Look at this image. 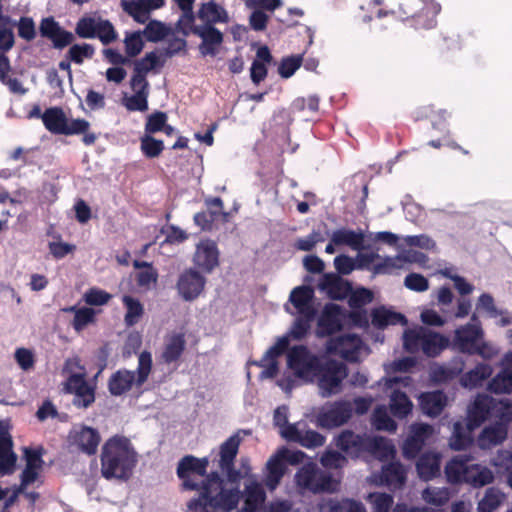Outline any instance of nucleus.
Wrapping results in <instances>:
<instances>
[{
  "label": "nucleus",
  "mask_w": 512,
  "mask_h": 512,
  "mask_svg": "<svg viewBox=\"0 0 512 512\" xmlns=\"http://www.w3.org/2000/svg\"><path fill=\"white\" fill-rule=\"evenodd\" d=\"M266 493L262 485L256 480H252L245 486L244 505L257 512L258 508L265 501Z\"/></svg>",
  "instance_id": "44"
},
{
  "label": "nucleus",
  "mask_w": 512,
  "mask_h": 512,
  "mask_svg": "<svg viewBox=\"0 0 512 512\" xmlns=\"http://www.w3.org/2000/svg\"><path fill=\"white\" fill-rule=\"evenodd\" d=\"M362 339L356 334H344L328 340L326 348L329 353L339 354L343 359L354 362L358 360Z\"/></svg>",
  "instance_id": "16"
},
{
  "label": "nucleus",
  "mask_w": 512,
  "mask_h": 512,
  "mask_svg": "<svg viewBox=\"0 0 512 512\" xmlns=\"http://www.w3.org/2000/svg\"><path fill=\"white\" fill-rule=\"evenodd\" d=\"M412 402L405 392L394 390L390 397L389 408L394 417L405 418L412 410Z\"/></svg>",
  "instance_id": "42"
},
{
  "label": "nucleus",
  "mask_w": 512,
  "mask_h": 512,
  "mask_svg": "<svg viewBox=\"0 0 512 512\" xmlns=\"http://www.w3.org/2000/svg\"><path fill=\"white\" fill-rule=\"evenodd\" d=\"M441 457L435 452H425L416 462V470L420 479L424 481L432 480L440 475Z\"/></svg>",
  "instance_id": "26"
},
{
  "label": "nucleus",
  "mask_w": 512,
  "mask_h": 512,
  "mask_svg": "<svg viewBox=\"0 0 512 512\" xmlns=\"http://www.w3.org/2000/svg\"><path fill=\"white\" fill-rule=\"evenodd\" d=\"M209 460L207 457L196 458L193 455L184 456L178 463L177 476L183 481V487L186 490H200L202 482L198 483L192 479V475L207 478V468Z\"/></svg>",
  "instance_id": "9"
},
{
  "label": "nucleus",
  "mask_w": 512,
  "mask_h": 512,
  "mask_svg": "<svg viewBox=\"0 0 512 512\" xmlns=\"http://www.w3.org/2000/svg\"><path fill=\"white\" fill-rule=\"evenodd\" d=\"M67 393L73 394V405L86 409L95 402V387L88 384L85 374H71L65 383Z\"/></svg>",
  "instance_id": "11"
},
{
  "label": "nucleus",
  "mask_w": 512,
  "mask_h": 512,
  "mask_svg": "<svg viewBox=\"0 0 512 512\" xmlns=\"http://www.w3.org/2000/svg\"><path fill=\"white\" fill-rule=\"evenodd\" d=\"M342 308L338 304H326L317 322L318 337H328L339 332L342 327Z\"/></svg>",
  "instance_id": "18"
},
{
  "label": "nucleus",
  "mask_w": 512,
  "mask_h": 512,
  "mask_svg": "<svg viewBox=\"0 0 512 512\" xmlns=\"http://www.w3.org/2000/svg\"><path fill=\"white\" fill-rule=\"evenodd\" d=\"M449 345V339L439 333L424 330L422 351L429 357L439 355Z\"/></svg>",
  "instance_id": "34"
},
{
  "label": "nucleus",
  "mask_w": 512,
  "mask_h": 512,
  "mask_svg": "<svg viewBox=\"0 0 512 512\" xmlns=\"http://www.w3.org/2000/svg\"><path fill=\"white\" fill-rule=\"evenodd\" d=\"M512 419V405L507 404L501 415V420L485 427L478 437L481 448L487 449L501 444L507 437L508 424Z\"/></svg>",
  "instance_id": "12"
},
{
  "label": "nucleus",
  "mask_w": 512,
  "mask_h": 512,
  "mask_svg": "<svg viewBox=\"0 0 512 512\" xmlns=\"http://www.w3.org/2000/svg\"><path fill=\"white\" fill-rule=\"evenodd\" d=\"M143 33L149 42H159L169 34V29L162 22L151 20Z\"/></svg>",
  "instance_id": "60"
},
{
  "label": "nucleus",
  "mask_w": 512,
  "mask_h": 512,
  "mask_svg": "<svg viewBox=\"0 0 512 512\" xmlns=\"http://www.w3.org/2000/svg\"><path fill=\"white\" fill-rule=\"evenodd\" d=\"M352 403L346 400L335 401L323 407L317 414V424L322 428H336L347 423L352 417Z\"/></svg>",
  "instance_id": "10"
},
{
  "label": "nucleus",
  "mask_w": 512,
  "mask_h": 512,
  "mask_svg": "<svg viewBox=\"0 0 512 512\" xmlns=\"http://www.w3.org/2000/svg\"><path fill=\"white\" fill-rule=\"evenodd\" d=\"M95 321V311L89 307H82L76 311V315H74V319L72 321V326L75 331H82L88 324L93 323Z\"/></svg>",
  "instance_id": "63"
},
{
  "label": "nucleus",
  "mask_w": 512,
  "mask_h": 512,
  "mask_svg": "<svg viewBox=\"0 0 512 512\" xmlns=\"http://www.w3.org/2000/svg\"><path fill=\"white\" fill-rule=\"evenodd\" d=\"M133 266L136 269H141L136 274V282L139 287L149 289L151 285L156 284L158 279V272L153 267L152 263L135 260Z\"/></svg>",
  "instance_id": "45"
},
{
  "label": "nucleus",
  "mask_w": 512,
  "mask_h": 512,
  "mask_svg": "<svg viewBox=\"0 0 512 512\" xmlns=\"http://www.w3.org/2000/svg\"><path fill=\"white\" fill-rule=\"evenodd\" d=\"M140 148L147 158H156L163 152L164 143L162 140L154 138L151 134L145 133L141 138Z\"/></svg>",
  "instance_id": "55"
},
{
  "label": "nucleus",
  "mask_w": 512,
  "mask_h": 512,
  "mask_svg": "<svg viewBox=\"0 0 512 512\" xmlns=\"http://www.w3.org/2000/svg\"><path fill=\"white\" fill-rule=\"evenodd\" d=\"M39 33L41 37L51 41L53 48L57 50L70 46L75 40L74 34L64 29L53 16L41 19Z\"/></svg>",
  "instance_id": "13"
},
{
  "label": "nucleus",
  "mask_w": 512,
  "mask_h": 512,
  "mask_svg": "<svg viewBox=\"0 0 512 512\" xmlns=\"http://www.w3.org/2000/svg\"><path fill=\"white\" fill-rule=\"evenodd\" d=\"M320 288L325 290L329 297L334 300L344 299L350 292L351 286L348 281L343 280L336 274H325L320 283Z\"/></svg>",
  "instance_id": "28"
},
{
  "label": "nucleus",
  "mask_w": 512,
  "mask_h": 512,
  "mask_svg": "<svg viewBox=\"0 0 512 512\" xmlns=\"http://www.w3.org/2000/svg\"><path fill=\"white\" fill-rule=\"evenodd\" d=\"M244 433L246 435L250 434V431L247 430H238L236 433L231 435L226 441H224L220 445V460L219 465H228L231 464V462H235L236 456L239 451V447L242 441V438L240 436V433Z\"/></svg>",
  "instance_id": "32"
},
{
  "label": "nucleus",
  "mask_w": 512,
  "mask_h": 512,
  "mask_svg": "<svg viewBox=\"0 0 512 512\" xmlns=\"http://www.w3.org/2000/svg\"><path fill=\"white\" fill-rule=\"evenodd\" d=\"M13 441L7 430L0 428V471L3 474L13 472L17 456L12 450Z\"/></svg>",
  "instance_id": "27"
},
{
  "label": "nucleus",
  "mask_w": 512,
  "mask_h": 512,
  "mask_svg": "<svg viewBox=\"0 0 512 512\" xmlns=\"http://www.w3.org/2000/svg\"><path fill=\"white\" fill-rule=\"evenodd\" d=\"M330 510L331 512H367L362 502L349 498L333 502Z\"/></svg>",
  "instance_id": "64"
},
{
  "label": "nucleus",
  "mask_w": 512,
  "mask_h": 512,
  "mask_svg": "<svg viewBox=\"0 0 512 512\" xmlns=\"http://www.w3.org/2000/svg\"><path fill=\"white\" fill-rule=\"evenodd\" d=\"M433 427L426 423L411 425L410 434L405 439L402 447L403 456L406 459H415L425 445L426 440L433 434Z\"/></svg>",
  "instance_id": "17"
},
{
  "label": "nucleus",
  "mask_w": 512,
  "mask_h": 512,
  "mask_svg": "<svg viewBox=\"0 0 512 512\" xmlns=\"http://www.w3.org/2000/svg\"><path fill=\"white\" fill-rule=\"evenodd\" d=\"M494 481L493 472L479 464L469 465L465 483L474 488H480Z\"/></svg>",
  "instance_id": "37"
},
{
  "label": "nucleus",
  "mask_w": 512,
  "mask_h": 512,
  "mask_svg": "<svg viewBox=\"0 0 512 512\" xmlns=\"http://www.w3.org/2000/svg\"><path fill=\"white\" fill-rule=\"evenodd\" d=\"M494 400L486 394H478L468 409L466 425L469 430L480 427L490 416Z\"/></svg>",
  "instance_id": "20"
},
{
  "label": "nucleus",
  "mask_w": 512,
  "mask_h": 512,
  "mask_svg": "<svg viewBox=\"0 0 512 512\" xmlns=\"http://www.w3.org/2000/svg\"><path fill=\"white\" fill-rule=\"evenodd\" d=\"M68 440L70 445L75 446L82 453L92 456L98 450L101 436L95 428L78 425L70 431Z\"/></svg>",
  "instance_id": "15"
},
{
  "label": "nucleus",
  "mask_w": 512,
  "mask_h": 512,
  "mask_svg": "<svg viewBox=\"0 0 512 512\" xmlns=\"http://www.w3.org/2000/svg\"><path fill=\"white\" fill-rule=\"evenodd\" d=\"M399 10L403 21L416 30H429L437 25V15L441 6L423 0H402Z\"/></svg>",
  "instance_id": "5"
},
{
  "label": "nucleus",
  "mask_w": 512,
  "mask_h": 512,
  "mask_svg": "<svg viewBox=\"0 0 512 512\" xmlns=\"http://www.w3.org/2000/svg\"><path fill=\"white\" fill-rule=\"evenodd\" d=\"M284 458L280 456V451L277 452L276 455L271 457L267 462V470H268V481L269 486L274 487L280 481L285 473V463Z\"/></svg>",
  "instance_id": "49"
},
{
  "label": "nucleus",
  "mask_w": 512,
  "mask_h": 512,
  "mask_svg": "<svg viewBox=\"0 0 512 512\" xmlns=\"http://www.w3.org/2000/svg\"><path fill=\"white\" fill-rule=\"evenodd\" d=\"M372 505V512H389L393 505V496L387 493L373 492L367 497Z\"/></svg>",
  "instance_id": "58"
},
{
  "label": "nucleus",
  "mask_w": 512,
  "mask_h": 512,
  "mask_svg": "<svg viewBox=\"0 0 512 512\" xmlns=\"http://www.w3.org/2000/svg\"><path fill=\"white\" fill-rule=\"evenodd\" d=\"M165 64V59L161 60L156 52H148L144 57L134 62V72L142 75H147L151 70L162 67Z\"/></svg>",
  "instance_id": "50"
},
{
  "label": "nucleus",
  "mask_w": 512,
  "mask_h": 512,
  "mask_svg": "<svg viewBox=\"0 0 512 512\" xmlns=\"http://www.w3.org/2000/svg\"><path fill=\"white\" fill-rule=\"evenodd\" d=\"M473 431L474 430H469L466 424L464 426L460 421L455 422L452 436L449 439L451 449L461 451L470 447L473 443Z\"/></svg>",
  "instance_id": "36"
},
{
  "label": "nucleus",
  "mask_w": 512,
  "mask_h": 512,
  "mask_svg": "<svg viewBox=\"0 0 512 512\" xmlns=\"http://www.w3.org/2000/svg\"><path fill=\"white\" fill-rule=\"evenodd\" d=\"M483 339V331L479 325L466 324L455 331L454 344L459 351L474 355L481 352L477 344Z\"/></svg>",
  "instance_id": "19"
},
{
  "label": "nucleus",
  "mask_w": 512,
  "mask_h": 512,
  "mask_svg": "<svg viewBox=\"0 0 512 512\" xmlns=\"http://www.w3.org/2000/svg\"><path fill=\"white\" fill-rule=\"evenodd\" d=\"M447 117L448 113L446 110H435L433 106H424L416 112L415 119L417 121L423 119L430 120L434 128L440 129L445 124Z\"/></svg>",
  "instance_id": "48"
},
{
  "label": "nucleus",
  "mask_w": 512,
  "mask_h": 512,
  "mask_svg": "<svg viewBox=\"0 0 512 512\" xmlns=\"http://www.w3.org/2000/svg\"><path fill=\"white\" fill-rule=\"evenodd\" d=\"M205 206L207 213L212 216L215 221L221 220L223 223L228 222L229 213L223 210L224 204L220 197H213L205 199Z\"/></svg>",
  "instance_id": "59"
},
{
  "label": "nucleus",
  "mask_w": 512,
  "mask_h": 512,
  "mask_svg": "<svg viewBox=\"0 0 512 512\" xmlns=\"http://www.w3.org/2000/svg\"><path fill=\"white\" fill-rule=\"evenodd\" d=\"M297 486L313 493L333 492L336 488L332 476L315 463L303 465L295 475Z\"/></svg>",
  "instance_id": "7"
},
{
  "label": "nucleus",
  "mask_w": 512,
  "mask_h": 512,
  "mask_svg": "<svg viewBox=\"0 0 512 512\" xmlns=\"http://www.w3.org/2000/svg\"><path fill=\"white\" fill-rule=\"evenodd\" d=\"M491 375V368L488 365H478L468 371L461 379L463 386L476 387Z\"/></svg>",
  "instance_id": "52"
},
{
  "label": "nucleus",
  "mask_w": 512,
  "mask_h": 512,
  "mask_svg": "<svg viewBox=\"0 0 512 512\" xmlns=\"http://www.w3.org/2000/svg\"><path fill=\"white\" fill-rule=\"evenodd\" d=\"M314 318L315 316L299 315L291 327L290 336L295 340L303 339L307 335L310 329V323Z\"/></svg>",
  "instance_id": "62"
},
{
  "label": "nucleus",
  "mask_w": 512,
  "mask_h": 512,
  "mask_svg": "<svg viewBox=\"0 0 512 512\" xmlns=\"http://www.w3.org/2000/svg\"><path fill=\"white\" fill-rule=\"evenodd\" d=\"M347 376L346 364L334 359H322L313 374V380L317 381L320 395L327 398L342 391Z\"/></svg>",
  "instance_id": "6"
},
{
  "label": "nucleus",
  "mask_w": 512,
  "mask_h": 512,
  "mask_svg": "<svg viewBox=\"0 0 512 512\" xmlns=\"http://www.w3.org/2000/svg\"><path fill=\"white\" fill-rule=\"evenodd\" d=\"M122 302L126 307V314L124 317L126 325H135L144 313L143 305L138 299L129 295L123 296Z\"/></svg>",
  "instance_id": "47"
},
{
  "label": "nucleus",
  "mask_w": 512,
  "mask_h": 512,
  "mask_svg": "<svg viewBox=\"0 0 512 512\" xmlns=\"http://www.w3.org/2000/svg\"><path fill=\"white\" fill-rule=\"evenodd\" d=\"M241 498L240 489H225L220 474L212 471L205 480H202L199 497L191 499L188 507L195 512L198 509H201V512H231L237 508Z\"/></svg>",
  "instance_id": "2"
},
{
  "label": "nucleus",
  "mask_w": 512,
  "mask_h": 512,
  "mask_svg": "<svg viewBox=\"0 0 512 512\" xmlns=\"http://www.w3.org/2000/svg\"><path fill=\"white\" fill-rule=\"evenodd\" d=\"M100 463L104 479L127 482L138 463V454L128 437L116 434L104 442Z\"/></svg>",
  "instance_id": "1"
},
{
  "label": "nucleus",
  "mask_w": 512,
  "mask_h": 512,
  "mask_svg": "<svg viewBox=\"0 0 512 512\" xmlns=\"http://www.w3.org/2000/svg\"><path fill=\"white\" fill-rule=\"evenodd\" d=\"M469 465L466 459L453 458L445 466L446 479L450 484L465 483Z\"/></svg>",
  "instance_id": "41"
},
{
  "label": "nucleus",
  "mask_w": 512,
  "mask_h": 512,
  "mask_svg": "<svg viewBox=\"0 0 512 512\" xmlns=\"http://www.w3.org/2000/svg\"><path fill=\"white\" fill-rule=\"evenodd\" d=\"M314 290L310 286H298L294 288L289 300L296 308L299 315L316 316V309L313 306Z\"/></svg>",
  "instance_id": "24"
},
{
  "label": "nucleus",
  "mask_w": 512,
  "mask_h": 512,
  "mask_svg": "<svg viewBox=\"0 0 512 512\" xmlns=\"http://www.w3.org/2000/svg\"><path fill=\"white\" fill-rule=\"evenodd\" d=\"M371 323L375 328L384 329L389 325H406L407 319L403 314L381 306L372 310Z\"/></svg>",
  "instance_id": "29"
},
{
  "label": "nucleus",
  "mask_w": 512,
  "mask_h": 512,
  "mask_svg": "<svg viewBox=\"0 0 512 512\" xmlns=\"http://www.w3.org/2000/svg\"><path fill=\"white\" fill-rule=\"evenodd\" d=\"M506 499V495L496 487H489L478 502L477 512H494Z\"/></svg>",
  "instance_id": "43"
},
{
  "label": "nucleus",
  "mask_w": 512,
  "mask_h": 512,
  "mask_svg": "<svg viewBox=\"0 0 512 512\" xmlns=\"http://www.w3.org/2000/svg\"><path fill=\"white\" fill-rule=\"evenodd\" d=\"M186 346V341L183 334L172 335L165 343L162 360L166 364H171L180 359Z\"/></svg>",
  "instance_id": "35"
},
{
  "label": "nucleus",
  "mask_w": 512,
  "mask_h": 512,
  "mask_svg": "<svg viewBox=\"0 0 512 512\" xmlns=\"http://www.w3.org/2000/svg\"><path fill=\"white\" fill-rule=\"evenodd\" d=\"M198 17L205 22L204 25L214 26L216 23H226L228 21L226 10L214 1L202 4L198 11Z\"/></svg>",
  "instance_id": "33"
},
{
  "label": "nucleus",
  "mask_w": 512,
  "mask_h": 512,
  "mask_svg": "<svg viewBox=\"0 0 512 512\" xmlns=\"http://www.w3.org/2000/svg\"><path fill=\"white\" fill-rule=\"evenodd\" d=\"M120 6L139 24H145L150 18L151 12L144 0H121Z\"/></svg>",
  "instance_id": "40"
},
{
  "label": "nucleus",
  "mask_w": 512,
  "mask_h": 512,
  "mask_svg": "<svg viewBox=\"0 0 512 512\" xmlns=\"http://www.w3.org/2000/svg\"><path fill=\"white\" fill-rule=\"evenodd\" d=\"M424 330V328H420L418 330L409 329L404 332L403 346L407 352L417 353L422 350Z\"/></svg>",
  "instance_id": "54"
},
{
  "label": "nucleus",
  "mask_w": 512,
  "mask_h": 512,
  "mask_svg": "<svg viewBox=\"0 0 512 512\" xmlns=\"http://www.w3.org/2000/svg\"><path fill=\"white\" fill-rule=\"evenodd\" d=\"M331 241L337 245H346L351 249L360 251L364 249V234L362 231H354L350 229H337L332 233Z\"/></svg>",
  "instance_id": "31"
},
{
  "label": "nucleus",
  "mask_w": 512,
  "mask_h": 512,
  "mask_svg": "<svg viewBox=\"0 0 512 512\" xmlns=\"http://www.w3.org/2000/svg\"><path fill=\"white\" fill-rule=\"evenodd\" d=\"M365 452L384 461L394 456L395 448L390 440L382 436H367Z\"/></svg>",
  "instance_id": "30"
},
{
  "label": "nucleus",
  "mask_w": 512,
  "mask_h": 512,
  "mask_svg": "<svg viewBox=\"0 0 512 512\" xmlns=\"http://www.w3.org/2000/svg\"><path fill=\"white\" fill-rule=\"evenodd\" d=\"M95 33L96 38H98L103 45L111 44L116 41L118 37L113 24L107 19L99 18Z\"/></svg>",
  "instance_id": "56"
},
{
  "label": "nucleus",
  "mask_w": 512,
  "mask_h": 512,
  "mask_svg": "<svg viewBox=\"0 0 512 512\" xmlns=\"http://www.w3.org/2000/svg\"><path fill=\"white\" fill-rule=\"evenodd\" d=\"M99 22V18L96 19L90 16L81 17L75 26V34L82 39H94L96 38V28Z\"/></svg>",
  "instance_id": "53"
},
{
  "label": "nucleus",
  "mask_w": 512,
  "mask_h": 512,
  "mask_svg": "<svg viewBox=\"0 0 512 512\" xmlns=\"http://www.w3.org/2000/svg\"><path fill=\"white\" fill-rule=\"evenodd\" d=\"M13 25L17 26L18 36L21 39L31 42L36 38V25L32 17L22 16L17 22H13Z\"/></svg>",
  "instance_id": "57"
},
{
  "label": "nucleus",
  "mask_w": 512,
  "mask_h": 512,
  "mask_svg": "<svg viewBox=\"0 0 512 512\" xmlns=\"http://www.w3.org/2000/svg\"><path fill=\"white\" fill-rule=\"evenodd\" d=\"M194 264L205 273H211L219 266V250L217 244L210 239L201 241L193 258Z\"/></svg>",
  "instance_id": "22"
},
{
  "label": "nucleus",
  "mask_w": 512,
  "mask_h": 512,
  "mask_svg": "<svg viewBox=\"0 0 512 512\" xmlns=\"http://www.w3.org/2000/svg\"><path fill=\"white\" fill-rule=\"evenodd\" d=\"M488 390L494 394H510L512 392V372L501 370L488 384Z\"/></svg>",
  "instance_id": "46"
},
{
  "label": "nucleus",
  "mask_w": 512,
  "mask_h": 512,
  "mask_svg": "<svg viewBox=\"0 0 512 512\" xmlns=\"http://www.w3.org/2000/svg\"><path fill=\"white\" fill-rule=\"evenodd\" d=\"M205 285V276L193 268H188L179 275L176 288L180 297L190 302L201 295Z\"/></svg>",
  "instance_id": "14"
},
{
  "label": "nucleus",
  "mask_w": 512,
  "mask_h": 512,
  "mask_svg": "<svg viewBox=\"0 0 512 512\" xmlns=\"http://www.w3.org/2000/svg\"><path fill=\"white\" fill-rule=\"evenodd\" d=\"M406 481V472L399 462H391L382 468L381 482L387 486L400 488Z\"/></svg>",
  "instance_id": "38"
},
{
  "label": "nucleus",
  "mask_w": 512,
  "mask_h": 512,
  "mask_svg": "<svg viewBox=\"0 0 512 512\" xmlns=\"http://www.w3.org/2000/svg\"><path fill=\"white\" fill-rule=\"evenodd\" d=\"M45 128L55 135H83L82 142L86 146L95 144L96 133L90 131V122L84 118L68 119L61 107H50L43 112Z\"/></svg>",
  "instance_id": "3"
},
{
  "label": "nucleus",
  "mask_w": 512,
  "mask_h": 512,
  "mask_svg": "<svg viewBox=\"0 0 512 512\" xmlns=\"http://www.w3.org/2000/svg\"><path fill=\"white\" fill-rule=\"evenodd\" d=\"M419 405L425 415L437 417L447 405V396L440 390L424 392L419 397Z\"/></svg>",
  "instance_id": "25"
},
{
  "label": "nucleus",
  "mask_w": 512,
  "mask_h": 512,
  "mask_svg": "<svg viewBox=\"0 0 512 512\" xmlns=\"http://www.w3.org/2000/svg\"><path fill=\"white\" fill-rule=\"evenodd\" d=\"M193 34L202 39L199 45V52L202 56L215 57L223 43L222 32L212 25H202L193 30Z\"/></svg>",
  "instance_id": "21"
},
{
  "label": "nucleus",
  "mask_w": 512,
  "mask_h": 512,
  "mask_svg": "<svg viewBox=\"0 0 512 512\" xmlns=\"http://www.w3.org/2000/svg\"><path fill=\"white\" fill-rule=\"evenodd\" d=\"M366 440V435H359L351 430H344L338 435L336 446L348 456L359 457L362 453H365Z\"/></svg>",
  "instance_id": "23"
},
{
  "label": "nucleus",
  "mask_w": 512,
  "mask_h": 512,
  "mask_svg": "<svg viewBox=\"0 0 512 512\" xmlns=\"http://www.w3.org/2000/svg\"><path fill=\"white\" fill-rule=\"evenodd\" d=\"M95 54V48L88 43L71 44L66 54V58L72 60L73 63L81 65L84 59H91Z\"/></svg>",
  "instance_id": "51"
},
{
  "label": "nucleus",
  "mask_w": 512,
  "mask_h": 512,
  "mask_svg": "<svg viewBox=\"0 0 512 512\" xmlns=\"http://www.w3.org/2000/svg\"><path fill=\"white\" fill-rule=\"evenodd\" d=\"M10 71L11 64L9 58L4 54H0V82L7 86L11 93L24 95L27 89L23 87L19 79L8 76Z\"/></svg>",
  "instance_id": "39"
},
{
  "label": "nucleus",
  "mask_w": 512,
  "mask_h": 512,
  "mask_svg": "<svg viewBox=\"0 0 512 512\" xmlns=\"http://www.w3.org/2000/svg\"><path fill=\"white\" fill-rule=\"evenodd\" d=\"M322 359L312 354L304 345L293 346L287 355V363L299 378L313 381V374Z\"/></svg>",
  "instance_id": "8"
},
{
  "label": "nucleus",
  "mask_w": 512,
  "mask_h": 512,
  "mask_svg": "<svg viewBox=\"0 0 512 512\" xmlns=\"http://www.w3.org/2000/svg\"><path fill=\"white\" fill-rule=\"evenodd\" d=\"M152 371V357L150 352L143 351L138 357L136 371L119 369L108 380V391L112 396L118 397L129 392L133 387L137 389L148 380Z\"/></svg>",
  "instance_id": "4"
},
{
  "label": "nucleus",
  "mask_w": 512,
  "mask_h": 512,
  "mask_svg": "<svg viewBox=\"0 0 512 512\" xmlns=\"http://www.w3.org/2000/svg\"><path fill=\"white\" fill-rule=\"evenodd\" d=\"M422 498L428 504L443 506L449 500V493L444 488L428 487L422 493Z\"/></svg>",
  "instance_id": "61"
}]
</instances>
